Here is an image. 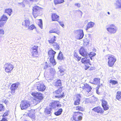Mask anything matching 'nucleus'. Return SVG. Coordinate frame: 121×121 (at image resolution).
I'll return each mask as SVG.
<instances>
[{"mask_svg":"<svg viewBox=\"0 0 121 121\" xmlns=\"http://www.w3.org/2000/svg\"><path fill=\"white\" fill-rule=\"evenodd\" d=\"M106 57H107L108 60V66L109 67H112L116 60V58L114 56L111 55H107Z\"/></svg>","mask_w":121,"mask_h":121,"instance_id":"nucleus-1","label":"nucleus"},{"mask_svg":"<svg viewBox=\"0 0 121 121\" xmlns=\"http://www.w3.org/2000/svg\"><path fill=\"white\" fill-rule=\"evenodd\" d=\"M74 33L75 37L77 39L80 40L82 39L84 36L83 30L81 29L74 30Z\"/></svg>","mask_w":121,"mask_h":121,"instance_id":"nucleus-2","label":"nucleus"},{"mask_svg":"<svg viewBox=\"0 0 121 121\" xmlns=\"http://www.w3.org/2000/svg\"><path fill=\"white\" fill-rule=\"evenodd\" d=\"M82 115L81 112H75L73 115V118L75 121H81L82 120Z\"/></svg>","mask_w":121,"mask_h":121,"instance_id":"nucleus-3","label":"nucleus"},{"mask_svg":"<svg viewBox=\"0 0 121 121\" xmlns=\"http://www.w3.org/2000/svg\"><path fill=\"white\" fill-rule=\"evenodd\" d=\"M53 93L55 97L58 98H61L64 96V93L62 92V89L60 87L54 92Z\"/></svg>","mask_w":121,"mask_h":121,"instance_id":"nucleus-4","label":"nucleus"},{"mask_svg":"<svg viewBox=\"0 0 121 121\" xmlns=\"http://www.w3.org/2000/svg\"><path fill=\"white\" fill-rule=\"evenodd\" d=\"M35 85L38 90L39 91H43L46 88L44 84L42 82H36Z\"/></svg>","mask_w":121,"mask_h":121,"instance_id":"nucleus-5","label":"nucleus"},{"mask_svg":"<svg viewBox=\"0 0 121 121\" xmlns=\"http://www.w3.org/2000/svg\"><path fill=\"white\" fill-rule=\"evenodd\" d=\"M107 30L110 34H113L116 33L117 30V28L114 25H111L107 28Z\"/></svg>","mask_w":121,"mask_h":121,"instance_id":"nucleus-6","label":"nucleus"},{"mask_svg":"<svg viewBox=\"0 0 121 121\" xmlns=\"http://www.w3.org/2000/svg\"><path fill=\"white\" fill-rule=\"evenodd\" d=\"M4 67L5 72L7 73L10 72L14 68L13 65L10 63L5 64Z\"/></svg>","mask_w":121,"mask_h":121,"instance_id":"nucleus-7","label":"nucleus"},{"mask_svg":"<svg viewBox=\"0 0 121 121\" xmlns=\"http://www.w3.org/2000/svg\"><path fill=\"white\" fill-rule=\"evenodd\" d=\"M41 9L40 7L35 6L33 7V14L35 18H36L38 16L39 11Z\"/></svg>","mask_w":121,"mask_h":121,"instance_id":"nucleus-8","label":"nucleus"},{"mask_svg":"<svg viewBox=\"0 0 121 121\" xmlns=\"http://www.w3.org/2000/svg\"><path fill=\"white\" fill-rule=\"evenodd\" d=\"M30 106L29 103L26 101H23L21 102L20 106L22 109H25Z\"/></svg>","mask_w":121,"mask_h":121,"instance_id":"nucleus-9","label":"nucleus"},{"mask_svg":"<svg viewBox=\"0 0 121 121\" xmlns=\"http://www.w3.org/2000/svg\"><path fill=\"white\" fill-rule=\"evenodd\" d=\"M94 112H97L98 113H100L101 114H102L104 112V111L101 107L98 106L92 109L91 113L92 115L93 114Z\"/></svg>","mask_w":121,"mask_h":121,"instance_id":"nucleus-10","label":"nucleus"},{"mask_svg":"<svg viewBox=\"0 0 121 121\" xmlns=\"http://www.w3.org/2000/svg\"><path fill=\"white\" fill-rule=\"evenodd\" d=\"M31 95L34 96L35 97V98H37L40 100L42 99L43 98L42 94L39 92H32Z\"/></svg>","mask_w":121,"mask_h":121,"instance_id":"nucleus-11","label":"nucleus"},{"mask_svg":"<svg viewBox=\"0 0 121 121\" xmlns=\"http://www.w3.org/2000/svg\"><path fill=\"white\" fill-rule=\"evenodd\" d=\"M80 87L85 89L87 93L90 91L92 89L91 87L87 84H81L80 85Z\"/></svg>","mask_w":121,"mask_h":121,"instance_id":"nucleus-12","label":"nucleus"},{"mask_svg":"<svg viewBox=\"0 0 121 121\" xmlns=\"http://www.w3.org/2000/svg\"><path fill=\"white\" fill-rule=\"evenodd\" d=\"M19 84V83H17L13 84L12 85L10 88L11 91V93H13L15 92V90L18 88Z\"/></svg>","mask_w":121,"mask_h":121,"instance_id":"nucleus-13","label":"nucleus"},{"mask_svg":"<svg viewBox=\"0 0 121 121\" xmlns=\"http://www.w3.org/2000/svg\"><path fill=\"white\" fill-rule=\"evenodd\" d=\"M79 52L80 54L83 56H87L88 54L86 49L82 47L81 48Z\"/></svg>","mask_w":121,"mask_h":121,"instance_id":"nucleus-14","label":"nucleus"},{"mask_svg":"<svg viewBox=\"0 0 121 121\" xmlns=\"http://www.w3.org/2000/svg\"><path fill=\"white\" fill-rule=\"evenodd\" d=\"M102 105L105 110H107L109 109L108 105V103L104 100H102Z\"/></svg>","mask_w":121,"mask_h":121,"instance_id":"nucleus-15","label":"nucleus"},{"mask_svg":"<svg viewBox=\"0 0 121 121\" xmlns=\"http://www.w3.org/2000/svg\"><path fill=\"white\" fill-rule=\"evenodd\" d=\"M30 24V22L28 19L25 20L22 22V25L26 28H28Z\"/></svg>","mask_w":121,"mask_h":121,"instance_id":"nucleus-16","label":"nucleus"},{"mask_svg":"<svg viewBox=\"0 0 121 121\" xmlns=\"http://www.w3.org/2000/svg\"><path fill=\"white\" fill-rule=\"evenodd\" d=\"M85 57L82 58V62L84 64H86L87 63H89L90 57L87 56H85Z\"/></svg>","mask_w":121,"mask_h":121,"instance_id":"nucleus-17","label":"nucleus"},{"mask_svg":"<svg viewBox=\"0 0 121 121\" xmlns=\"http://www.w3.org/2000/svg\"><path fill=\"white\" fill-rule=\"evenodd\" d=\"M116 9H121V0H117L114 4Z\"/></svg>","mask_w":121,"mask_h":121,"instance_id":"nucleus-18","label":"nucleus"},{"mask_svg":"<svg viewBox=\"0 0 121 121\" xmlns=\"http://www.w3.org/2000/svg\"><path fill=\"white\" fill-rule=\"evenodd\" d=\"M56 52L53 50L52 49H50L48 52V54L50 58H52L54 57L55 54Z\"/></svg>","mask_w":121,"mask_h":121,"instance_id":"nucleus-19","label":"nucleus"},{"mask_svg":"<svg viewBox=\"0 0 121 121\" xmlns=\"http://www.w3.org/2000/svg\"><path fill=\"white\" fill-rule=\"evenodd\" d=\"M51 108V107L50 108L47 107L45 109L44 113L45 115H49L50 114V115Z\"/></svg>","mask_w":121,"mask_h":121,"instance_id":"nucleus-20","label":"nucleus"},{"mask_svg":"<svg viewBox=\"0 0 121 121\" xmlns=\"http://www.w3.org/2000/svg\"><path fill=\"white\" fill-rule=\"evenodd\" d=\"M94 25V23L93 22H88L86 26V30H87L89 29L92 28L93 27Z\"/></svg>","mask_w":121,"mask_h":121,"instance_id":"nucleus-21","label":"nucleus"},{"mask_svg":"<svg viewBox=\"0 0 121 121\" xmlns=\"http://www.w3.org/2000/svg\"><path fill=\"white\" fill-rule=\"evenodd\" d=\"M52 45L53 46L54 48L57 50H58L60 48L59 44L58 43L55 42L52 44Z\"/></svg>","mask_w":121,"mask_h":121,"instance_id":"nucleus-22","label":"nucleus"},{"mask_svg":"<svg viewBox=\"0 0 121 121\" xmlns=\"http://www.w3.org/2000/svg\"><path fill=\"white\" fill-rule=\"evenodd\" d=\"M35 110H31L28 113V116L30 117L33 118L34 117Z\"/></svg>","mask_w":121,"mask_h":121,"instance_id":"nucleus-23","label":"nucleus"},{"mask_svg":"<svg viewBox=\"0 0 121 121\" xmlns=\"http://www.w3.org/2000/svg\"><path fill=\"white\" fill-rule=\"evenodd\" d=\"M32 54L31 56L33 57H37L38 56V51H31Z\"/></svg>","mask_w":121,"mask_h":121,"instance_id":"nucleus-24","label":"nucleus"},{"mask_svg":"<svg viewBox=\"0 0 121 121\" xmlns=\"http://www.w3.org/2000/svg\"><path fill=\"white\" fill-rule=\"evenodd\" d=\"M52 20L53 21H56L57 19L59 17V16L57 15L56 14L54 13L52 14Z\"/></svg>","mask_w":121,"mask_h":121,"instance_id":"nucleus-25","label":"nucleus"},{"mask_svg":"<svg viewBox=\"0 0 121 121\" xmlns=\"http://www.w3.org/2000/svg\"><path fill=\"white\" fill-rule=\"evenodd\" d=\"M59 101H57L52 102L50 103V105L52 108H54L56 106L57 103H58Z\"/></svg>","mask_w":121,"mask_h":121,"instance_id":"nucleus-26","label":"nucleus"},{"mask_svg":"<svg viewBox=\"0 0 121 121\" xmlns=\"http://www.w3.org/2000/svg\"><path fill=\"white\" fill-rule=\"evenodd\" d=\"M8 18L5 15H3L0 18V22L2 21H6L8 19Z\"/></svg>","mask_w":121,"mask_h":121,"instance_id":"nucleus-27","label":"nucleus"},{"mask_svg":"<svg viewBox=\"0 0 121 121\" xmlns=\"http://www.w3.org/2000/svg\"><path fill=\"white\" fill-rule=\"evenodd\" d=\"M116 98L119 100L121 98V91H118L117 93V95L116 96Z\"/></svg>","mask_w":121,"mask_h":121,"instance_id":"nucleus-28","label":"nucleus"},{"mask_svg":"<svg viewBox=\"0 0 121 121\" xmlns=\"http://www.w3.org/2000/svg\"><path fill=\"white\" fill-rule=\"evenodd\" d=\"M12 11L11 9H8L5 10L4 13H7L9 16H10Z\"/></svg>","mask_w":121,"mask_h":121,"instance_id":"nucleus-29","label":"nucleus"},{"mask_svg":"<svg viewBox=\"0 0 121 121\" xmlns=\"http://www.w3.org/2000/svg\"><path fill=\"white\" fill-rule=\"evenodd\" d=\"M60 31L59 30H56V29L51 30L49 32L50 33H55L59 34L60 33Z\"/></svg>","mask_w":121,"mask_h":121,"instance_id":"nucleus-30","label":"nucleus"},{"mask_svg":"<svg viewBox=\"0 0 121 121\" xmlns=\"http://www.w3.org/2000/svg\"><path fill=\"white\" fill-rule=\"evenodd\" d=\"M56 37L55 36H54L52 38L50 39L48 41L49 43H51L52 44L55 43V41H56Z\"/></svg>","mask_w":121,"mask_h":121,"instance_id":"nucleus-31","label":"nucleus"},{"mask_svg":"<svg viewBox=\"0 0 121 121\" xmlns=\"http://www.w3.org/2000/svg\"><path fill=\"white\" fill-rule=\"evenodd\" d=\"M63 56L62 52H60L57 57V59L59 60H61L63 59Z\"/></svg>","mask_w":121,"mask_h":121,"instance_id":"nucleus-32","label":"nucleus"},{"mask_svg":"<svg viewBox=\"0 0 121 121\" xmlns=\"http://www.w3.org/2000/svg\"><path fill=\"white\" fill-rule=\"evenodd\" d=\"M62 109L60 108L59 109L58 111L54 113L55 114L56 116H59L60 115L62 112Z\"/></svg>","mask_w":121,"mask_h":121,"instance_id":"nucleus-33","label":"nucleus"},{"mask_svg":"<svg viewBox=\"0 0 121 121\" xmlns=\"http://www.w3.org/2000/svg\"><path fill=\"white\" fill-rule=\"evenodd\" d=\"M75 109L76 110L79 111H83L84 109L82 107L78 106L75 107Z\"/></svg>","mask_w":121,"mask_h":121,"instance_id":"nucleus-34","label":"nucleus"},{"mask_svg":"<svg viewBox=\"0 0 121 121\" xmlns=\"http://www.w3.org/2000/svg\"><path fill=\"white\" fill-rule=\"evenodd\" d=\"M61 81L60 80H58L55 83V86H61Z\"/></svg>","mask_w":121,"mask_h":121,"instance_id":"nucleus-35","label":"nucleus"},{"mask_svg":"<svg viewBox=\"0 0 121 121\" xmlns=\"http://www.w3.org/2000/svg\"><path fill=\"white\" fill-rule=\"evenodd\" d=\"M64 1V0H54V2L55 4L62 3Z\"/></svg>","mask_w":121,"mask_h":121,"instance_id":"nucleus-36","label":"nucleus"},{"mask_svg":"<svg viewBox=\"0 0 121 121\" xmlns=\"http://www.w3.org/2000/svg\"><path fill=\"white\" fill-rule=\"evenodd\" d=\"M50 62L54 65H55L56 63L54 59V57H53V58H50Z\"/></svg>","mask_w":121,"mask_h":121,"instance_id":"nucleus-37","label":"nucleus"},{"mask_svg":"<svg viewBox=\"0 0 121 121\" xmlns=\"http://www.w3.org/2000/svg\"><path fill=\"white\" fill-rule=\"evenodd\" d=\"M100 79L99 78H95L94 79L93 84H98L100 83Z\"/></svg>","mask_w":121,"mask_h":121,"instance_id":"nucleus-38","label":"nucleus"},{"mask_svg":"<svg viewBox=\"0 0 121 121\" xmlns=\"http://www.w3.org/2000/svg\"><path fill=\"white\" fill-rule=\"evenodd\" d=\"M95 55L96 53L94 52H91L89 54L88 53V55L89 56L88 57H90V58L91 59V57L94 56H95Z\"/></svg>","mask_w":121,"mask_h":121,"instance_id":"nucleus-39","label":"nucleus"},{"mask_svg":"<svg viewBox=\"0 0 121 121\" xmlns=\"http://www.w3.org/2000/svg\"><path fill=\"white\" fill-rule=\"evenodd\" d=\"M40 101V100L38 99L37 98H35L33 100L32 102L34 104H36L39 102Z\"/></svg>","mask_w":121,"mask_h":121,"instance_id":"nucleus-40","label":"nucleus"},{"mask_svg":"<svg viewBox=\"0 0 121 121\" xmlns=\"http://www.w3.org/2000/svg\"><path fill=\"white\" fill-rule=\"evenodd\" d=\"M81 98V95L79 94L76 95V98H74V99L80 101V99Z\"/></svg>","mask_w":121,"mask_h":121,"instance_id":"nucleus-41","label":"nucleus"},{"mask_svg":"<svg viewBox=\"0 0 121 121\" xmlns=\"http://www.w3.org/2000/svg\"><path fill=\"white\" fill-rule=\"evenodd\" d=\"M81 98V95L79 94L76 95V98H74V99L80 101V99Z\"/></svg>","mask_w":121,"mask_h":121,"instance_id":"nucleus-42","label":"nucleus"},{"mask_svg":"<svg viewBox=\"0 0 121 121\" xmlns=\"http://www.w3.org/2000/svg\"><path fill=\"white\" fill-rule=\"evenodd\" d=\"M74 57L76 58L75 59H77L79 61L81 59V57H79L77 55V54L76 52H74Z\"/></svg>","mask_w":121,"mask_h":121,"instance_id":"nucleus-43","label":"nucleus"},{"mask_svg":"<svg viewBox=\"0 0 121 121\" xmlns=\"http://www.w3.org/2000/svg\"><path fill=\"white\" fill-rule=\"evenodd\" d=\"M39 20V21L38 23V25L41 29H42L43 27L42 20L41 19Z\"/></svg>","mask_w":121,"mask_h":121,"instance_id":"nucleus-44","label":"nucleus"},{"mask_svg":"<svg viewBox=\"0 0 121 121\" xmlns=\"http://www.w3.org/2000/svg\"><path fill=\"white\" fill-rule=\"evenodd\" d=\"M38 46H35L33 47L31 51H37Z\"/></svg>","mask_w":121,"mask_h":121,"instance_id":"nucleus-45","label":"nucleus"},{"mask_svg":"<svg viewBox=\"0 0 121 121\" xmlns=\"http://www.w3.org/2000/svg\"><path fill=\"white\" fill-rule=\"evenodd\" d=\"M50 72L52 75H54L55 73V69L52 68H51L50 69Z\"/></svg>","mask_w":121,"mask_h":121,"instance_id":"nucleus-46","label":"nucleus"},{"mask_svg":"<svg viewBox=\"0 0 121 121\" xmlns=\"http://www.w3.org/2000/svg\"><path fill=\"white\" fill-rule=\"evenodd\" d=\"M89 41L86 38L84 39L83 40V42L85 44V45H86L89 44Z\"/></svg>","mask_w":121,"mask_h":121,"instance_id":"nucleus-47","label":"nucleus"},{"mask_svg":"<svg viewBox=\"0 0 121 121\" xmlns=\"http://www.w3.org/2000/svg\"><path fill=\"white\" fill-rule=\"evenodd\" d=\"M109 82L110 83H112V85H115L118 83L117 81L112 80H110Z\"/></svg>","mask_w":121,"mask_h":121,"instance_id":"nucleus-48","label":"nucleus"},{"mask_svg":"<svg viewBox=\"0 0 121 121\" xmlns=\"http://www.w3.org/2000/svg\"><path fill=\"white\" fill-rule=\"evenodd\" d=\"M4 107L2 104H0V112L4 111Z\"/></svg>","mask_w":121,"mask_h":121,"instance_id":"nucleus-49","label":"nucleus"},{"mask_svg":"<svg viewBox=\"0 0 121 121\" xmlns=\"http://www.w3.org/2000/svg\"><path fill=\"white\" fill-rule=\"evenodd\" d=\"M75 101L74 102V104L75 105H78L80 104V101L74 99Z\"/></svg>","mask_w":121,"mask_h":121,"instance_id":"nucleus-50","label":"nucleus"},{"mask_svg":"<svg viewBox=\"0 0 121 121\" xmlns=\"http://www.w3.org/2000/svg\"><path fill=\"white\" fill-rule=\"evenodd\" d=\"M27 28L31 30H33V29L35 28V26L34 25L32 24L30 26H29Z\"/></svg>","mask_w":121,"mask_h":121,"instance_id":"nucleus-51","label":"nucleus"},{"mask_svg":"<svg viewBox=\"0 0 121 121\" xmlns=\"http://www.w3.org/2000/svg\"><path fill=\"white\" fill-rule=\"evenodd\" d=\"M59 72L60 73V75H61L62 76L64 74V70L62 69H60L59 71Z\"/></svg>","mask_w":121,"mask_h":121,"instance_id":"nucleus-52","label":"nucleus"},{"mask_svg":"<svg viewBox=\"0 0 121 121\" xmlns=\"http://www.w3.org/2000/svg\"><path fill=\"white\" fill-rule=\"evenodd\" d=\"M6 22H0V28H1L3 26Z\"/></svg>","mask_w":121,"mask_h":121,"instance_id":"nucleus-53","label":"nucleus"},{"mask_svg":"<svg viewBox=\"0 0 121 121\" xmlns=\"http://www.w3.org/2000/svg\"><path fill=\"white\" fill-rule=\"evenodd\" d=\"M58 22L59 24L61 26H62L63 28L65 26L64 24H63V22L60 21H58Z\"/></svg>","mask_w":121,"mask_h":121,"instance_id":"nucleus-54","label":"nucleus"},{"mask_svg":"<svg viewBox=\"0 0 121 121\" xmlns=\"http://www.w3.org/2000/svg\"><path fill=\"white\" fill-rule=\"evenodd\" d=\"M8 111H7L5 112L3 115V117H4L6 116H8L9 114Z\"/></svg>","mask_w":121,"mask_h":121,"instance_id":"nucleus-55","label":"nucleus"},{"mask_svg":"<svg viewBox=\"0 0 121 121\" xmlns=\"http://www.w3.org/2000/svg\"><path fill=\"white\" fill-rule=\"evenodd\" d=\"M0 34L2 35H4V30L3 29H1L0 28Z\"/></svg>","mask_w":121,"mask_h":121,"instance_id":"nucleus-56","label":"nucleus"},{"mask_svg":"<svg viewBox=\"0 0 121 121\" xmlns=\"http://www.w3.org/2000/svg\"><path fill=\"white\" fill-rule=\"evenodd\" d=\"M75 6H77V7H80L81 6L80 4L79 3L77 4H75Z\"/></svg>","mask_w":121,"mask_h":121,"instance_id":"nucleus-57","label":"nucleus"},{"mask_svg":"<svg viewBox=\"0 0 121 121\" xmlns=\"http://www.w3.org/2000/svg\"><path fill=\"white\" fill-rule=\"evenodd\" d=\"M86 102L87 103H88L89 102H90V100L89 99L87 98L86 99Z\"/></svg>","mask_w":121,"mask_h":121,"instance_id":"nucleus-58","label":"nucleus"},{"mask_svg":"<svg viewBox=\"0 0 121 121\" xmlns=\"http://www.w3.org/2000/svg\"><path fill=\"white\" fill-rule=\"evenodd\" d=\"M0 121H7V120L6 119L4 118H3Z\"/></svg>","mask_w":121,"mask_h":121,"instance_id":"nucleus-59","label":"nucleus"},{"mask_svg":"<svg viewBox=\"0 0 121 121\" xmlns=\"http://www.w3.org/2000/svg\"><path fill=\"white\" fill-rule=\"evenodd\" d=\"M61 104H58V103H57L56 106H57V107H61Z\"/></svg>","mask_w":121,"mask_h":121,"instance_id":"nucleus-60","label":"nucleus"},{"mask_svg":"<svg viewBox=\"0 0 121 121\" xmlns=\"http://www.w3.org/2000/svg\"><path fill=\"white\" fill-rule=\"evenodd\" d=\"M78 12L79 13H81V16H82V12L80 10H79L78 11Z\"/></svg>","mask_w":121,"mask_h":121,"instance_id":"nucleus-61","label":"nucleus"},{"mask_svg":"<svg viewBox=\"0 0 121 121\" xmlns=\"http://www.w3.org/2000/svg\"><path fill=\"white\" fill-rule=\"evenodd\" d=\"M96 92L98 94H99V93L98 91V90L96 89Z\"/></svg>","mask_w":121,"mask_h":121,"instance_id":"nucleus-62","label":"nucleus"},{"mask_svg":"<svg viewBox=\"0 0 121 121\" xmlns=\"http://www.w3.org/2000/svg\"><path fill=\"white\" fill-rule=\"evenodd\" d=\"M48 67V66L47 65H46L45 66V67H44V69H46Z\"/></svg>","mask_w":121,"mask_h":121,"instance_id":"nucleus-63","label":"nucleus"},{"mask_svg":"<svg viewBox=\"0 0 121 121\" xmlns=\"http://www.w3.org/2000/svg\"><path fill=\"white\" fill-rule=\"evenodd\" d=\"M4 102L5 103V104H6L7 102H8V101L5 100L4 101Z\"/></svg>","mask_w":121,"mask_h":121,"instance_id":"nucleus-64","label":"nucleus"}]
</instances>
